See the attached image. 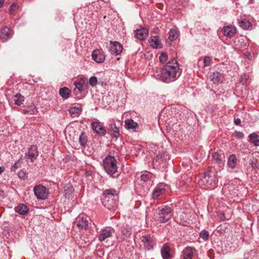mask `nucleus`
<instances>
[{
    "label": "nucleus",
    "instance_id": "nucleus-23",
    "mask_svg": "<svg viewBox=\"0 0 259 259\" xmlns=\"http://www.w3.org/2000/svg\"><path fill=\"white\" fill-rule=\"evenodd\" d=\"M15 211L20 214L24 215L28 211V208L24 204H20L15 208Z\"/></svg>",
    "mask_w": 259,
    "mask_h": 259
},
{
    "label": "nucleus",
    "instance_id": "nucleus-17",
    "mask_svg": "<svg viewBox=\"0 0 259 259\" xmlns=\"http://www.w3.org/2000/svg\"><path fill=\"white\" fill-rule=\"evenodd\" d=\"M194 248L187 246L182 251V257L183 259H192L193 256Z\"/></svg>",
    "mask_w": 259,
    "mask_h": 259
},
{
    "label": "nucleus",
    "instance_id": "nucleus-42",
    "mask_svg": "<svg viewBox=\"0 0 259 259\" xmlns=\"http://www.w3.org/2000/svg\"><path fill=\"white\" fill-rule=\"evenodd\" d=\"M208 232L205 230L202 231L200 233V237L205 240L208 239Z\"/></svg>",
    "mask_w": 259,
    "mask_h": 259
},
{
    "label": "nucleus",
    "instance_id": "nucleus-9",
    "mask_svg": "<svg viewBox=\"0 0 259 259\" xmlns=\"http://www.w3.org/2000/svg\"><path fill=\"white\" fill-rule=\"evenodd\" d=\"M92 59L97 63H103L105 59V56L102 50L97 49L93 51L92 55Z\"/></svg>",
    "mask_w": 259,
    "mask_h": 259
},
{
    "label": "nucleus",
    "instance_id": "nucleus-43",
    "mask_svg": "<svg viewBox=\"0 0 259 259\" xmlns=\"http://www.w3.org/2000/svg\"><path fill=\"white\" fill-rule=\"evenodd\" d=\"M211 58L208 56H206L204 58L203 63L204 66H208L210 64Z\"/></svg>",
    "mask_w": 259,
    "mask_h": 259
},
{
    "label": "nucleus",
    "instance_id": "nucleus-50",
    "mask_svg": "<svg viewBox=\"0 0 259 259\" xmlns=\"http://www.w3.org/2000/svg\"><path fill=\"white\" fill-rule=\"evenodd\" d=\"M4 5V1L3 0H0V8L2 7Z\"/></svg>",
    "mask_w": 259,
    "mask_h": 259
},
{
    "label": "nucleus",
    "instance_id": "nucleus-35",
    "mask_svg": "<svg viewBox=\"0 0 259 259\" xmlns=\"http://www.w3.org/2000/svg\"><path fill=\"white\" fill-rule=\"evenodd\" d=\"M13 101L17 105L20 106L24 101V97L20 94H17L13 97Z\"/></svg>",
    "mask_w": 259,
    "mask_h": 259
},
{
    "label": "nucleus",
    "instance_id": "nucleus-33",
    "mask_svg": "<svg viewBox=\"0 0 259 259\" xmlns=\"http://www.w3.org/2000/svg\"><path fill=\"white\" fill-rule=\"evenodd\" d=\"M88 142V137L87 135L82 132L79 135V143L80 145L82 147H85Z\"/></svg>",
    "mask_w": 259,
    "mask_h": 259
},
{
    "label": "nucleus",
    "instance_id": "nucleus-2",
    "mask_svg": "<svg viewBox=\"0 0 259 259\" xmlns=\"http://www.w3.org/2000/svg\"><path fill=\"white\" fill-rule=\"evenodd\" d=\"M199 185L203 189H213L217 187L215 172L212 170H208L204 173V176L199 181Z\"/></svg>",
    "mask_w": 259,
    "mask_h": 259
},
{
    "label": "nucleus",
    "instance_id": "nucleus-28",
    "mask_svg": "<svg viewBox=\"0 0 259 259\" xmlns=\"http://www.w3.org/2000/svg\"><path fill=\"white\" fill-rule=\"evenodd\" d=\"M249 139L250 142L254 146H259V136L257 134L255 133L250 134Z\"/></svg>",
    "mask_w": 259,
    "mask_h": 259
},
{
    "label": "nucleus",
    "instance_id": "nucleus-11",
    "mask_svg": "<svg viewBox=\"0 0 259 259\" xmlns=\"http://www.w3.org/2000/svg\"><path fill=\"white\" fill-rule=\"evenodd\" d=\"M141 242L148 250L152 249L154 244L153 238L149 235L143 236L141 238Z\"/></svg>",
    "mask_w": 259,
    "mask_h": 259
},
{
    "label": "nucleus",
    "instance_id": "nucleus-39",
    "mask_svg": "<svg viewBox=\"0 0 259 259\" xmlns=\"http://www.w3.org/2000/svg\"><path fill=\"white\" fill-rule=\"evenodd\" d=\"M104 195H112V197L117 198V196H116V191L113 189L106 190Z\"/></svg>",
    "mask_w": 259,
    "mask_h": 259
},
{
    "label": "nucleus",
    "instance_id": "nucleus-52",
    "mask_svg": "<svg viewBox=\"0 0 259 259\" xmlns=\"http://www.w3.org/2000/svg\"><path fill=\"white\" fill-rule=\"evenodd\" d=\"M69 189L71 192H72L73 190V188L72 187L71 188H69Z\"/></svg>",
    "mask_w": 259,
    "mask_h": 259
},
{
    "label": "nucleus",
    "instance_id": "nucleus-53",
    "mask_svg": "<svg viewBox=\"0 0 259 259\" xmlns=\"http://www.w3.org/2000/svg\"><path fill=\"white\" fill-rule=\"evenodd\" d=\"M187 222V220H184V221H181V222H180V223H184V222Z\"/></svg>",
    "mask_w": 259,
    "mask_h": 259
},
{
    "label": "nucleus",
    "instance_id": "nucleus-32",
    "mask_svg": "<svg viewBox=\"0 0 259 259\" xmlns=\"http://www.w3.org/2000/svg\"><path fill=\"white\" fill-rule=\"evenodd\" d=\"M121 233L126 237H129L132 234V229L128 225H125L121 228Z\"/></svg>",
    "mask_w": 259,
    "mask_h": 259
},
{
    "label": "nucleus",
    "instance_id": "nucleus-20",
    "mask_svg": "<svg viewBox=\"0 0 259 259\" xmlns=\"http://www.w3.org/2000/svg\"><path fill=\"white\" fill-rule=\"evenodd\" d=\"M76 224L78 228L81 229H86L88 227V221L86 218L78 217L76 221Z\"/></svg>",
    "mask_w": 259,
    "mask_h": 259
},
{
    "label": "nucleus",
    "instance_id": "nucleus-13",
    "mask_svg": "<svg viewBox=\"0 0 259 259\" xmlns=\"http://www.w3.org/2000/svg\"><path fill=\"white\" fill-rule=\"evenodd\" d=\"M75 88L78 89L79 92L84 91L88 85V79L85 78H81L76 81L74 83Z\"/></svg>",
    "mask_w": 259,
    "mask_h": 259
},
{
    "label": "nucleus",
    "instance_id": "nucleus-46",
    "mask_svg": "<svg viewBox=\"0 0 259 259\" xmlns=\"http://www.w3.org/2000/svg\"><path fill=\"white\" fill-rule=\"evenodd\" d=\"M236 135L237 137L240 138H243L244 137V134L242 132H236Z\"/></svg>",
    "mask_w": 259,
    "mask_h": 259
},
{
    "label": "nucleus",
    "instance_id": "nucleus-10",
    "mask_svg": "<svg viewBox=\"0 0 259 259\" xmlns=\"http://www.w3.org/2000/svg\"><path fill=\"white\" fill-rule=\"evenodd\" d=\"M109 50L112 54L119 55L122 51V46L117 41L111 42L109 47Z\"/></svg>",
    "mask_w": 259,
    "mask_h": 259
},
{
    "label": "nucleus",
    "instance_id": "nucleus-8",
    "mask_svg": "<svg viewBox=\"0 0 259 259\" xmlns=\"http://www.w3.org/2000/svg\"><path fill=\"white\" fill-rule=\"evenodd\" d=\"M38 156V151L37 148L35 146H31L28 150L27 152H26L25 158L27 160H30L31 162H32Z\"/></svg>",
    "mask_w": 259,
    "mask_h": 259
},
{
    "label": "nucleus",
    "instance_id": "nucleus-1",
    "mask_svg": "<svg viewBox=\"0 0 259 259\" xmlns=\"http://www.w3.org/2000/svg\"><path fill=\"white\" fill-rule=\"evenodd\" d=\"M179 66L176 60L168 62L163 68L160 73L157 74L158 78L162 81L168 83L175 80L179 73Z\"/></svg>",
    "mask_w": 259,
    "mask_h": 259
},
{
    "label": "nucleus",
    "instance_id": "nucleus-16",
    "mask_svg": "<svg viewBox=\"0 0 259 259\" xmlns=\"http://www.w3.org/2000/svg\"><path fill=\"white\" fill-rule=\"evenodd\" d=\"M224 35L228 37H232L236 33V28L233 26H224L223 29Z\"/></svg>",
    "mask_w": 259,
    "mask_h": 259
},
{
    "label": "nucleus",
    "instance_id": "nucleus-7",
    "mask_svg": "<svg viewBox=\"0 0 259 259\" xmlns=\"http://www.w3.org/2000/svg\"><path fill=\"white\" fill-rule=\"evenodd\" d=\"M117 198L112 197V195H104L103 198V204L109 209L114 208L116 205Z\"/></svg>",
    "mask_w": 259,
    "mask_h": 259
},
{
    "label": "nucleus",
    "instance_id": "nucleus-37",
    "mask_svg": "<svg viewBox=\"0 0 259 259\" xmlns=\"http://www.w3.org/2000/svg\"><path fill=\"white\" fill-rule=\"evenodd\" d=\"M81 108L80 107H73L69 109V112L71 115L78 114L80 113Z\"/></svg>",
    "mask_w": 259,
    "mask_h": 259
},
{
    "label": "nucleus",
    "instance_id": "nucleus-21",
    "mask_svg": "<svg viewBox=\"0 0 259 259\" xmlns=\"http://www.w3.org/2000/svg\"><path fill=\"white\" fill-rule=\"evenodd\" d=\"M125 127L127 130L135 131L138 127V124L132 119H126L124 121Z\"/></svg>",
    "mask_w": 259,
    "mask_h": 259
},
{
    "label": "nucleus",
    "instance_id": "nucleus-26",
    "mask_svg": "<svg viewBox=\"0 0 259 259\" xmlns=\"http://www.w3.org/2000/svg\"><path fill=\"white\" fill-rule=\"evenodd\" d=\"M221 74L216 71L211 73L210 75L211 80L214 83H219L221 80Z\"/></svg>",
    "mask_w": 259,
    "mask_h": 259
},
{
    "label": "nucleus",
    "instance_id": "nucleus-49",
    "mask_svg": "<svg viewBox=\"0 0 259 259\" xmlns=\"http://www.w3.org/2000/svg\"><path fill=\"white\" fill-rule=\"evenodd\" d=\"M16 168H17L16 163H15L13 166H12L11 169L14 170Z\"/></svg>",
    "mask_w": 259,
    "mask_h": 259
},
{
    "label": "nucleus",
    "instance_id": "nucleus-22",
    "mask_svg": "<svg viewBox=\"0 0 259 259\" xmlns=\"http://www.w3.org/2000/svg\"><path fill=\"white\" fill-rule=\"evenodd\" d=\"M109 130L110 132H112L111 134L113 135L114 138H117L119 137V129L114 123L109 124Z\"/></svg>",
    "mask_w": 259,
    "mask_h": 259
},
{
    "label": "nucleus",
    "instance_id": "nucleus-29",
    "mask_svg": "<svg viewBox=\"0 0 259 259\" xmlns=\"http://www.w3.org/2000/svg\"><path fill=\"white\" fill-rule=\"evenodd\" d=\"M237 159L234 154L231 155L228 158V165L229 167L233 169L236 167Z\"/></svg>",
    "mask_w": 259,
    "mask_h": 259
},
{
    "label": "nucleus",
    "instance_id": "nucleus-55",
    "mask_svg": "<svg viewBox=\"0 0 259 259\" xmlns=\"http://www.w3.org/2000/svg\"><path fill=\"white\" fill-rule=\"evenodd\" d=\"M183 215H185V213H182L181 214V216Z\"/></svg>",
    "mask_w": 259,
    "mask_h": 259
},
{
    "label": "nucleus",
    "instance_id": "nucleus-48",
    "mask_svg": "<svg viewBox=\"0 0 259 259\" xmlns=\"http://www.w3.org/2000/svg\"><path fill=\"white\" fill-rule=\"evenodd\" d=\"M256 163H257V160H256V159H255V162H252L251 163V166H252V167H256Z\"/></svg>",
    "mask_w": 259,
    "mask_h": 259
},
{
    "label": "nucleus",
    "instance_id": "nucleus-5",
    "mask_svg": "<svg viewBox=\"0 0 259 259\" xmlns=\"http://www.w3.org/2000/svg\"><path fill=\"white\" fill-rule=\"evenodd\" d=\"M33 191L38 199L44 200L47 198L49 194V190L42 185L35 186L33 188Z\"/></svg>",
    "mask_w": 259,
    "mask_h": 259
},
{
    "label": "nucleus",
    "instance_id": "nucleus-34",
    "mask_svg": "<svg viewBox=\"0 0 259 259\" xmlns=\"http://www.w3.org/2000/svg\"><path fill=\"white\" fill-rule=\"evenodd\" d=\"M212 156L213 160L218 163H221L223 159L225 158L223 154H220L218 152L213 153Z\"/></svg>",
    "mask_w": 259,
    "mask_h": 259
},
{
    "label": "nucleus",
    "instance_id": "nucleus-4",
    "mask_svg": "<svg viewBox=\"0 0 259 259\" xmlns=\"http://www.w3.org/2000/svg\"><path fill=\"white\" fill-rule=\"evenodd\" d=\"M158 209L157 221L161 223H165L170 219L171 209L170 207L165 206L162 208L158 207Z\"/></svg>",
    "mask_w": 259,
    "mask_h": 259
},
{
    "label": "nucleus",
    "instance_id": "nucleus-19",
    "mask_svg": "<svg viewBox=\"0 0 259 259\" xmlns=\"http://www.w3.org/2000/svg\"><path fill=\"white\" fill-rule=\"evenodd\" d=\"M161 254L163 259H170V248L166 244H164L161 249Z\"/></svg>",
    "mask_w": 259,
    "mask_h": 259
},
{
    "label": "nucleus",
    "instance_id": "nucleus-15",
    "mask_svg": "<svg viewBox=\"0 0 259 259\" xmlns=\"http://www.w3.org/2000/svg\"><path fill=\"white\" fill-rule=\"evenodd\" d=\"M135 37L140 40H142L146 38L148 35V31L145 28H141L137 29L135 31Z\"/></svg>",
    "mask_w": 259,
    "mask_h": 259
},
{
    "label": "nucleus",
    "instance_id": "nucleus-31",
    "mask_svg": "<svg viewBox=\"0 0 259 259\" xmlns=\"http://www.w3.org/2000/svg\"><path fill=\"white\" fill-rule=\"evenodd\" d=\"M165 190L163 188H156L152 193V198L154 199H157L160 195L165 193Z\"/></svg>",
    "mask_w": 259,
    "mask_h": 259
},
{
    "label": "nucleus",
    "instance_id": "nucleus-36",
    "mask_svg": "<svg viewBox=\"0 0 259 259\" xmlns=\"http://www.w3.org/2000/svg\"><path fill=\"white\" fill-rule=\"evenodd\" d=\"M178 33L174 29H171L169 31L168 39L170 41H173L177 39Z\"/></svg>",
    "mask_w": 259,
    "mask_h": 259
},
{
    "label": "nucleus",
    "instance_id": "nucleus-6",
    "mask_svg": "<svg viewBox=\"0 0 259 259\" xmlns=\"http://www.w3.org/2000/svg\"><path fill=\"white\" fill-rule=\"evenodd\" d=\"M91 128L95 133L101 137L104 136L106 134V131L103 127L102 123L98 120L92 123Z\"/></svg>",
    "mask_w": 259,
    "mask_h": 259
},
{
    "label": "nucleus",
    "instance_id": "nucleus-51",
    "mask_svg": "<svg viewBox=\"0 0 259 259\" xmlns=\"http://www.w3.org/2000/svg\"><path fill=\"white\" fill-rule=\"evenodd\" d=\"M4 171V168L2 167H0V175Z\"/></svg>",
    "mask_w": 259,
    "mask_h": 259
},
{
    "label": "nucleus",
    "instance_id": "nucleus-41",
    "mask_svg": "<svg viewBox=\"0 0 259 259\" xmlns=\"http://www.w3.org/2000/svg\"><path fill=\"white\" fill-rule=\"evenodd\" d=\"M97 78L95 76H92L89 79V83L92 87H95L97 83Z\"/></svg>",
    "mask_w": 259,
    "mask_h": 259
},
{
    "label": "nucleus",
    "instance_id": "nucleus-14",
    "mask_svg": "<svg viewBox=\"0 0 259 259\" xmlns=\"http://www.w3.org/2000/svg\"><path fill=\"white\" fill-rule=\"evenodd\" d=\"M11 36L12 31L9 28L5 27L0 30V39H1L3 41H7Z\"/></svg>",
    "mask_w": 259,
    "mask_h": 259
},
{
    "label": "nucleus",
    "instance_id": "nucleus-38",
    "mask_svg": "<svg viewBox=\"0 0 259 259\" xmlns=\"http://www.w3.org/2000/svg\"><path fill=\"white\" fill-rule=\"evenodd\" d=\"M167 58L168 56L166 53L164 52L161 53L159 57V61L162 63H165L167 61Z\"/></svg>",
    "mask_w": 259,
    "mask_h": 259
},
{
    "label": "nucleus",
    "instance_id": "nucleus-12",
    "mask_svg": "<svg viewBox=\"0 0 259 259\" xmlns=\"http://www.w3.org/2000/svg\"><path fill=\"white\" fill-rule=\"evenodd\" d=\"M112 231L111 230L104 228L102 229L99 234L98 238L100 242H103L110 238L112 236Z\"/></svg>",
    "mask_w": 259,
    "mask_h": 259
},
{
    "label": "nucleus",
    "instance_id": "nucleus-27",
    "mask_svg": "<svg viewBox=\"0 0 259 259\" xmlns=\"http://www.w3.org/2000/svg\"><path fill=\"white\" fill-rule=\"evenodd\" d=\"M37 112V109L33 104L29 105L25 109L23 110L24 114H28L29 115L34 114Z\"/></svg>",
    "mask_w": 259,
    "mask_h": 259
},
{
    "label": "nucleus",
    "instance_id": "nucleus-24",
    "mask_svg": "<svg viewBox=\"0 0 259 259\" xmlns=\"http://www.w3.org/2000/svg\"><path fill=\"white\" fill-rule=\"evenodd\" d=\"M239 26L245 30H250L252 29V24L250 22L246 19L239 21Z\"/></svg>",
    "mask_w": 259,
    "mask_h": 259
},
{
    "label": "nucleus",
    "instance_id": "nucleus-45",
    "mask_svg": "<svg viewBox=\"0 0 259 259\" xmlns=\"http://www.w3.org/2000/svg\"><path fill=\"white\" fill-rule=\"evenodd\" d=\"M17 9V5L15 3H13L10 8V12L12 14Z\"/></svg>",
    "mask_w": 259,
    "mask_h": 259
},
{
    "label": "nucleus",
    "instance_id": "nucleus-30",
    "mask_svg": "<svg viewBox=\"0 0 259 259\" xmlns=\"http://www.w3.org/2000/svg\"><path fill=\"white\" fill-rule=\"evenodd\" d=\"M59 94L63 99H66L70 97V91L67 88H62L59 90Z\"/></svg>",
    "mask_w": 259,
    "mask_h": 259
},
{
    "label": "nucleus",
    "instance_id": "nucleus-40",
    "mask_svg": "<svg viewBox=\"0 0 259 259\" xmlns=\"http://www.w3.org/2000/svg\"><path fill=\"white\" fill-rule=\"evenodd\" d=\"M150 178V174L146 172L145 173L141 175V180L143 182H147Z\"/></svg>",
    "mask_w": 259,
    "mask_h": 259
},
{
    "label": "nucleus",
    "instance_id": "nucleus-44",
    "mask_svg": "<svg viewBox=\"0 0 259 259\" xmlns=\"http://www.w3.org/2000/svg\"><path fill=\"white\" fill-rule=\"evenodd\" d=\"M219 220L221 221H224L226 220H229V218H227L224 212H220L218 214Z\"/></svg>",
    "mask_w": 259,
    "mask_h": 259
},
{
    "label": "nucleus",
    "instance_id": "nucleus-3",
    "mask_svg": "<svg viewBox=\"0 0 259 259\" xmlns=\"http://www.w3.org/2000/svg\"><path fill=\"white\" fill-rule=\"evenodd\" d=\"M103 167L108 174L112 175L115 174L117 169L115 158L110 155L107 156L103 160Z\"/></svg>",
    "mask_w": 259,
    "mask_h": 259
},
{
    "label": "nucleus",
    "instance_id": "nucleus-54",
    "mask_svg": "<svg viewBox=\"0 0 259 259\" xmlns=\"http://www.w3.org/2000/svg\"><path fill=\"white\" fill-rule=\"evenodd\" d=\"M22 174H23L24 175H25V174H24V172H22ZM22 178H23V179H24V178H25V176H23V177H22Z\"/></svg>",
    "mask_w": 259,
    "mask_h": 259
},
{
    "label": "nucleus",
    "instance_id": "nucleus-47",
    "mask_svg": "<svg viewBox=\"0 0 259 259\" xmlns=\"http://www.w3.org/2000/svg\"><path fill=\"white\" fill-rule=\"evenodd\" d=\"M234 122L235 124L239 125L240 123H241V120L239 118L234 119Z\"/></svg>",
    "mask_w": 259,
    "mask_h": 259
},
{
    "label": "nucleus",
    "instance_id": "nucleus-18",
    "mask_svg": "<svg viewBox=\"0 0 259 259\" xmlns=\"http://www.w3.org/2000/svg\"><path fill=\"white\" fill-rule=\"evenodd\" d=\"M150 46L154 49L161 48L162 45L159 39L158 36H154L150 37L149 40Z\"/></svg>",
    "mask_w": 259,
    "mask_h": 259
},
{
    "label": "nucleus",
    "instance_id": "nucleus-25",
    "mask_svg": "<svg viewBox=\"0 0 259 259\" xmlns=\"http://www.w3.org/2000/svg\"><path fill=\"white\" fill-rule=\"evenodd\" d=\"M165 156H167L166 152L159 153L158 154L156 155L153 159V162L154 163L160 164L166 159V158H165Z\"/></svg>",
    "mask_w": 259,
    "mask_h": 259
}]
</instances>
